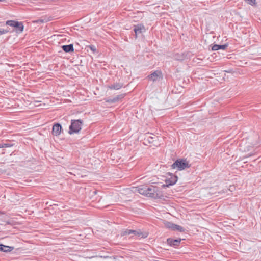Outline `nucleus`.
Wrapping results in <instances>:
<instances>
[{
  "instance_id": "f257e3e1",
  "label": "nucleus",
  "mask_w": 261,
  "mask_h": 261,
  "mask_svg": "<svg viewBox=\"0 0 261 261\" xmlns=\"http://www.w3.org/2000/svg\"><path fill=\"white\" fill-rule=\"evenodd\" d=\"M138 192L142 195L157 199L160 197L159 188L154 186H142L138 187Z\"/></svg>"
},
{
  "instance_id": "f03ea898",
  "label": "nucleus",
  "mask_w": 261,
  "mask_h": 261,
  "mask_svg": "<svg viewBox=\"0 0 261 261\" xmlns=\"http://www.w3.org/2000/svg\"><path fill=\"white\" fill-rule=\"evenodd\" d=\"M85 192V199L88 202L89 200H91L92 201L97 200V191L93 189L92 187L88 186V187L84 188Z\"/></svg>"
},
{
  "instance_id": "7ed1b4c3",
  "label": "nucleus",
  "mask_w": 261,
  "mask_h": 261,
  "mask_svg": "<svg viewBox=\"0 0 261 261\" xmlns=\"http://www.w3.org/2000/svg\"><path fill=\"white\" fill-rule=\"evenodd\" d=\"M82 120H72L69 126V133L70 134L77 133L81 129Z\"/></svg>"
},
{
  "instance_id": "20e7f679",
  "label": "nucleus",
  "mask_w": 261,
  "mask_h": 261,
  "mask_svg": "<svg viewBox=\"0 0 261 261\" xmlns=\"http://www.w3.org/2000/svg\"><path fill=\"white\" fill-rule=\"evenodd\" d=\"M173 169L177 168L178 170H182L189 168L190 166L189 162L185 159L177 160L171 166Z\"/></svg>"
},
{
  "instance_id": "39448f33",
  "label": "nucleus",
  "mask_w": 261,
  "mask_h": 261,
  "mask_svg": "<svg viewBox=\"0 0 261 261\" xmlns=\"http://www.w3.org/2000/svg\"><path fill=\"white\" fill-rule=\"evenodd\" d=\"M169 177H167L165 180V184L163 185V187H168L176 184L177 181L178 177L177 176L172 173H168Z\"/></svg>"
},
{
  "instance_id": "423d86ee",
  "label": "nucleus",
  "mask_w": 261,
  "mask_h": 261,
  "mask_svg": "<svg viewBox=\"0 0 261 261\" xmlns=\"http://www.w3.org/2000/svg\"><path fill=\"white\" fill-rule=\"evenodd\" d=\"M6 24L15 28L17 31L22 32L23 31L24 25L21 22H18L14 20H8L6 22Z\"/></svg>"
},
{
  "instance_id": "0eeeda50",
  "label": "nucleus",
  "mask_w": 261,
  "mask_h": 261,
  "mask_svg": "<svg viewBox=\"0 0 261 261\" xmlns=\"http://www.w3.org/2000/svg\"><path fill=\"white\" fill-rule=\"evenodd\" d=\"M147 77L149 80L154 82L163 79V76L161 71L156 70L148 75Z\"/></svg>"
},
{
  "instance_id": "6e6552de",
  "label": "nucleus",
  "mask_w": 261,
  "mask_h": 261,
  "mask_svg": "<svg viewBox=\"0 0 261 261\" xmlns=\"http://www.w3.org/2000/svg\"><path fill=\"white\" fill-rule=\"evenodd\" d=\"M62 129V127L60 123H55L53 126L52 134L54 136H58L61 134Z\"/></svg>"
},
{
  "instance_id": "1a4fd4ad",
  "label": "nucleus",
  "mask_w": 261,
  "mask_h": 261,
  "mask_svg": "<svg viewBox=\"0 0 261 261\" xmlns=\"http://www.w3.org/2000/svg\"><path fill=\"white\" fill-rule=\"evenodd\" d=\"M149 133H146L144 135V142L143 143L147 145L146 143H153L155 139L158 138V137H152Z\"/></svg>"
},
{
  "instance_id": "9d476101",
  "label": "nucleus",
  "mask_w": 261,
  "mask_h": 261,
  "mask_svg": "<svg viewBox=\"0 0 261 261\" xmlns=\"http://www.w3.org/2000/svg\"><path fill=\"white\" fill-rule=\"evenodd\" d=\"M145 28L142 24H138L134 25V31L135 33L136 38L138 34H141L145 31Z\"/></svg>"
},
{
  "instance_id": "9b49d317",
  "label": "nucleus",
  "mask_w": 261,
  "mask_h": 261,
  "mask_svg": "<svg viewBox=\"0 0 261 261\" xmlns=\"http://www.w3.org/2000/svg\"><path fill=\"white\" fill-rule=\"evenodd\" d=\"M181 240V239H173L172 238H168L167 240V243L171 246L176 247L179 245Z\"/></svg>"
},
{
  "instance_id": "f8f14e48",
  "label": "nucleus",
  "mask_w": 261,
  "mask_h": 261,
  "mask_svg": "<svg viewBox=\"0 0 261 261\" xmlns=\"http://www.w3.org/2000/svg\"><path fill=\"white\" fill-rule=\"evenodd\" d=\"M227 47V44H225L223 45L214 44L212 47V50L214 51L218 50L219 49L225 50Z\"/></svg>"
},
{
  "instance_id": "ddd939ff",
  "label": "nucleus",
  "mask_w": 261,
  "mask_h": 261,
  "mask_svg": "<svg viewBox=\"0 0 261 261\" xmlns=\"http://www.w3.org/2000/svg\"><path fill=\"white\" fill-rule=\"evenodd\" d=\"M62 49L66 53L73 51L74 48L73 44L64 45L61 46Z\"/></svg>"
},
{
  "instance_id": "4468645a",
  "label": "nucleus",
  "mask_w": 261,
  "mask_h": 261,
  "mask_svg": "<svg viewBox=\"0 0 261 261\" xmlns=\"http://www.w3.org/2000/svg\"><path fill=\"white\" fill-rule=\"evenodd\" d=\"M14 249L13 247H10L8 246H6L3 244H0V251L5 252H8L12 251Z\"/></svg>"
},
{
  "instance_id": "2eb2a0df",
  "label": "nucleus",
  "mask_w": 261,
  "mask_h": 261,
  "mask_svg": "<svg viewBox=\"0 0 261 261\" xmlns=\"http://www.w3.org/2000/svg\"><path fill=\"white\" fill-rule=\"evenodd\" d=\"M123 86V84L120 83H116L114 84L108 86L110 89L119 90Z\"/></svg>"
},
{
  "instance_id": "dca6fc26",
  "label": "nucleus",
  "mask_w": 261,
  "mask_h": 261,
  "mask_svg": "<svg viewBox=\"0 0 261 261\" xmlns=\"http://www.w3.org/2000/svg\"><path fill=\"white\" fill-rule=\"evenodd\" d=\"M85 50H86L87 53L89 51V50L92 53H94L96 51V47L92 45H87L85 44Z\"/></svg>"
},
{
  "instance_id": "f3484780",
  "label": "nucleus",
  "mask_w": 261,
  "mask_h": 261,
  "mask_svg": "<svg viewBox=\"0 0 261 261\" xmlns=\"http://www.w3.org/2000/svg\"><path fill=\"white\" fill-rule=\"evenodd\" d=\"M133 230L130 229H126L125 230H123L121 232V236H126V235H130L133 233Z\"/></svg>"
},
{
  "instance_id": "a211bd4d",
  "label": "nucleus",
  "mask_w": 261,
  "mask_h": 261,
  "mask_svg": "<svg viewBox=\"0 0 261 261\" xmlns=\"http://www.w3.org/2000/svg\"><path fill=\"white\" fill-rule=\"evenodd\" d=\"M173 230H177L179 232H184L185 231V229L181 226L176 224L173 227Z\"/></svg>"
},
{
  "instance_id": "6ab92c4d",
  "label": "nucleus",
  "mask_w": 261,
  "mask_h": 261,
  "mask_svg": "<svg viewBox=\"0 0 261 261\" xmlns=\"http://www.w3.org/2000/svg\"><path fill=\"white\" fill-rule=\"evenodd\" d=\"M124 97V94H120V95H117L115 97L113 98V100L114 101V103L118 101L119 99L123 98Z\"/></svg>"
},
{
  "instance_id": "aec40b11",
  "label": "nucleus",
  "mask_w": 261,
  "mask_h": 261,
  "mask_svg": "<svg viewBox=\"0 0 261 261\" xmlns=\"http://www.w3.org/2000/svg\"><path fill=\"white\" fill-rule=\"evenodd\" d=\"M175 225L176 224H175L172 222H168L166 223V226L167 228L173 230V227H174V226H175Z\"/></svg>"
},
{
  "instance_id": "412c9836",
  "label": "nucleus",
  "mask_w": 261,
  "mask_h": 261,
  "mask_svg": "<svg viewBox=\"0 0 261 261\" xmlns=\"http://www.w3.org/2000/svg\"><path fill=\"white\" fill-rule=\"evenodd\" d=\"M9 32V29L7 28L6 29H0V36L6 34Z\"/></svg>"
},
{
  "instance_id": "4be33fe9",
  "label": "nucleus",
  "mask_w": 261,
  "mask_h": 261,
  "mask_svg": "<svg viewBox=\"0 0 261 261\" xmlns=\"http://www.w3.org/2000/svg\"><path fill=\"white\" fill-rule=\"evenodd\" d=\"M132 234H133L134 236H136L137 237H140L142 234V233L140 230H139V231L133 230Z\"/></svg>"
},
{
  "instance_id": "5701e85b",
  "label": "nucleus",
  "mask_w": 261,
  "mask_h": 261,
  "mask_svg": "<svg viewBox=\"0 0 261 261\" xmlns=\"http://www.w3.org/2000/svg\"><path fill=\"white\" fill-rule=\"evenodd\" d=\"M2 145H3L2 148L10 147L13 146V145L11 143H2Z\"/></svg>"
},
{
  "instance_id": "b1692460",
  "label": "nucleus",
  "mask_w": 261,
  "mask_h": 261,
  "mask_svg": "<svg viewBox=\"0 0 261 261\" xmlns=\"http://www.w3.org/2000/svg\"><path fill=\"white\" fill-rule=\"evenodd\" d=\"M84 230L86 231V232L87 233V235H90L91 232H92L91 229L88 227L84 228Z\"/></svg>"
},
{
  "instance_id": "393cba45",
  "label": "nucleus",
  "mask_w": 261,
  "mask_h": 261,
  "mask_svg": "<svg viewBox=\"0 0 261 261\" xmlns=\"http://www.w3.org/2000/svg\"><path fill=\"white\" fill-rule=\"evenodd\" d=\"M106 101L107 102H108V103H114V101L113 100V98H108L107 99Z\"/></svg>"
},
{
  "instance_id": "a878e982",
  "label": "nucleus",
  "mask_w": 261,
  "mask_h": 261,
  "mask_svg": "<svg viewBox=\"0 0 261 261\" xmlns=\"http://www.w3.org/2000/svg\"><path fill=\"white\" fill-rule=\"evenodd\" d=\"M226 72H228V73H232L233 74H237V72L236 71H233L232 70H229L228 71H225Z\"/></svg>"
},
{
  "instance_id": "bb28decb",
  "label": "nucleus",
  "mask_w": 261,
  "mask_h": 261,
  "mask_svg": "<svg viewBox=\"0 0 261 261\" xmlns=\"http://www.w3.org/2000/svg\"><path fill=\"white\" fill-rule=\"evenodd\" d=\"M6 224H11V222H10V221H7V222H6Z\"/></svg>"
},
{
  "instance_id": "cd10ccee",
  "label": "nucleus",
  "mask_w": 261,
  "mask_h": 261,
  "mask_svg": "<svg viewBox=\"0 0 261 261\" xmlns=\"http://www.w3.org/2000/svg\"><path fill=\"white\" fill-rule=\"evenodd\" d=\"M43 22V20H41V19H39L37 21V22Z\"/></svg>"
},
{
  "instance_id": "c85d7f7f",
  "label": "nucleus",
  "mask_w": 261,
  "mask_h": 261,
  "mask_svg": "<svg viewBox=\"0 0 261 261\" xmlns=\"http://www.w3.org/2000/svg\"><path fill=\"white\" fill-rule=\"evenodd\" d=\"M3 147V145H2V143H0V148H2Z\"/></svg>"
},
{
  "instance_id": "c756f323",
  "label": "nucleus",
  "mask_w": 261,
  "mask_h": 261,
  "mask_svg": "<svg viewBox=\"0 0 261 261\" xmlns=\"http://www.w3.org/2000/svg\"><path fill=\"white\" fill-rule=\"evenodd\" d=\"M5 1H6V0H0V2H4Z\"/></svg>"
},
{
  "instance_id": "7c9ffc66",
  "label": "nucleus",
  "mask_w": 261,
  "mask_h": 261,
  "mask_svg": "<svg viewBox=\"0 0 261 261\" xmlns=\"http://www.w3.org/2000/svg\"><path fill=\"white\" fill-rule=\"evenodd\" d=\"M7 65H9V66H10V65H14V64H8Z\"/></svg>"
},
{
  "instance_id": "2f4dec72",
  "label": "nucleus",
  "mask_w": 261,
  "mask_h": 261,
  "mask_svg": "<svg viewBox=\"0 0 261 261\" xmlns=\"http://www.w3.org/2000/svg\"><path fill=\"white\" fill-rule=\"evenodd\" d=\"M146 237H147V236H143L144 238H145Z\"/></svg>"
}]
</instances>
